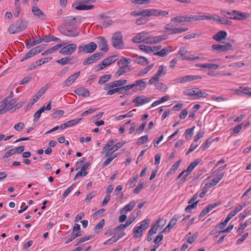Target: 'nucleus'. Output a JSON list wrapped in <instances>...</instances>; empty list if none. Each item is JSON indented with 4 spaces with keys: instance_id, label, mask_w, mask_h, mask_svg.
I'll use <instances>...</instances> for the list:
<instances>
[{
    "instance_id": "f704fd0d",
    "label": "nucleus",
    "mask_w": 251,
    "mask_h": 251,
    "mask_svg": "<svg viewBox=\"0 0 251 251\" xmlns=\"http://www.w3.org/2000/svg\"><path fill=\"white\" fill-rule=\"evenodd\" d=\"M160 222V220L156 221V223L153 225V226L149 230V232L151 233V234H154L156 233V231L158 228L161 229L162 227V226H160L158 223Z\"/></svg>"
},
{
    "instance_id": "e433bc0d",
    "label": "nucleus",
    "mask_w": 251,
    "mask_h": 251,
    "mask_svg": "<svg viewBox=\"0 0 251 251\" xmlns=\"http://www.w3.org/2000/svg\"><path fill=\"white\" fill-rule=\"evenodd\" d=\"M146 40L145 36L141 34L135 36L132 39V41L134 43H140L145 41Z\"/></svg>"
},
{
    "instance_id": "c756f323",
    "label": "nucleus",
    "mask_w": 251,
    "mask_h": 251,
    "mask_svg": "<svg viewBox=\"0 0 251 251\" xmlns=\"http://www.w3.org/2000/svg\"><path fill=\"white\" fill-rule=\"evenodd\" d=\"M134 87H139L140 90H144L147 84L145 82H144L142 79H139L135 81V83L132 84Z\"/></svg>"
},
{
    "instance_id": "a18cd8bd",
    "label": "nucleus",
    "mask_w": 251,
    "mask_h": 251,
    "mask_svg": "<svg viewBox=\"0 0 251 251\" xmlns=\"http://www.w3.org/2000/svg\"><path fill=\"white\" fill-rule=\"evenodd\" d=\"M111 75H105L102 76L99 79L98 83L99 84H103L106 81H108L111 78Z\"/></svg>"
},
{
    "instance_id": "f8f14e48",
    "label": "nucleus",
    "mask_w": 251,
    "mask_h": 251,
    "mask_svg": "<svg viewBox=\"0 0 251 251\" xmlns=\"http://www.w3.org/2000/svg\"><path fill=\"white\" fill-rule=\"evenodd\" d=\"M201 77L199 75H186L182 77L176 79L175 81L177 83H184L186 82H190L195 80L201 79Z\"/></svg>"
},
{
    "instance_id": "69168bd1",
    "label": "nucleus",
    "mask_w": 251,
    "mask_h": 251,
    "mask_svg": "<svg viewBox=\"0 0 251 251\" xmlns=\"http://www.w3.org/2000/svg\"><path fill=\"white\" fill-rule=\"evenodd\" d=\"M17 101V100L16 99H13L10 100L8 102V105L7 106V108L8 109V111H11L12 112V110L14 109V107H12V106L16 103V102Z\"/></svg>"
},
{
    "instance_id": "de8ad7c7",
    "label": "nucleus",
    "mask_w": 251,
    "mask_h": 251,
    "mask_svg": "<svg viewBox=\"0 0 251 251\" xmlns=\"http://www.w3.org/2000/svg\"><path fill=\"white\" fill-rule=\"evenodd\" d=\"M120 90V94H124L130 89L134 88V85L132 84L127 85L119 87Z\"/></svg>"
},
{
    "instance_id": "79ce46f5",
    "label": "nucleus",
    "mask_w": 251,
    "mask_h": 251,
    "mask_svg": "<svg viewBox=\"0 0 251 251\" xmlns=\"http://www.w3.org/2000/svg\"><path fill=\"white\" fill-rule=\"evenodd\" d=\"M82 235V233L81 232H76V233H74L72 232L71 236L70 238L66 241L65 244H68L70 242H72L73 240L75 239L76 237L80 236Z\"/></svg>"
},
{
    "instance_id": "cd10ccee",
    "label": "nucleus",
    "mask_w": 251,
    "mask_h": 251,
    "mask_svg": "<svg viewBox=\"0 0 251 251\" xmlns=\"http://www.w3.org/2000/svg\"><path fill=\"white\" fill-rule=\"evenodd\" d=\"M67 44L66 43H64L63 44H57L50 48L49 50H47L45 51L44 52L42 53V55H46L48 54L51 53L53 51L58 50L59 48L63 47L64 45Z\"/></svg>"
},
{
    "instance_id": "09e8293b",
    "label": "nucleus",
    "mask_w": 251,
    "mask_h": 251,
    "mask_svg": "<svg viewBox=\"0 0 251 251\" xmlns=\"http://www.w3.org/2000/svg\"><path fill=\"white\" fill-rule=\"evenodd\" d=\"M150 222V221L149 220L145 219L141 222V225L138 226L142 230H145L149 226Z\"/></svg>"
},
{
    "instance_id": "c03bdc74",
    "label": "nucleus",
    "mask_w": 251,
    "mask_h": 251,
    "mask_svg": "<svg viewBox=\"0 0 251 251\" xmlns=\"http://www.w3.org/2000/svg\"><path fill=\"white\" fill-rule=\"evenodd\" d=\"M139 49L147 53H151L153 52V50H152L151 47L143 45H140L139 46Z\"/></svg>"
},
{
    "instance_id": "473e14b6",
    "label": "nucleus",
    "mask_w": 251,
    "mask_h": 251,
    "mask_svg": "<svg viewBox=\"0 0 251 251\" xmlns=\"http://www.w3.org/2000/svg\"><path fill=\"white\" fill-rule=\"evenodd\" d=\"M197 237H198L197 234H193V235H191V232L187 233L185 236V238H187V243L189 244H191L196 240Z\"/></svg>"
},
{
    "instance_id": "7c9ffc66",
    "label": "nucleus",
    "mask_w": 251,
    "mask_h": 251,
    "mask_svg": "<svg viewBox=\"0 0 251 251\" xmlns=\"http://www.w3.org/2000/svg\"><path fill=\"white\" fill-rule=\"evenodd\" d=\"M134 62L142 66L146 65L149 63L147 58L143 56H138L136 60H134Z\"/></svg>"
},
{
    "instance_id": "a211bd4d",
    "label": "nucleus",
    "mask_w": 251,
    "mask_h": 251,
    "mask_svg": "<svg viewBox=\"0 0 251 251\" xmlns=\"http://www.w3.org/2000/svg\"><path fill=\"white\" fill-rule=\"evenodd\" d=\"M168 38L167 35H161L158 36L152 37L151 38L149 41H147V44H153L159 43L163 40Z\"/></svg>"
},
{
    "instance_id": "5701e85b",
    "label": "nucleus",
    "mask_w": 251,
    "mask_h": 251,
    "mask_svg": "<svg viewBox=\"0 0 251 251\" xmlns=\"http://www.w3.org/2000/svg\"><path fill=\"white\" fill-rule=\"evenodd\" d=\"M224 173H222L218 175L216 177H214L211 181L210 183H207L205 186L211 187L215 186L224 177Z\"/></svg>"
},
{
    "instance_id": "338daca9",
    "label": "nucleus",
    "mask_w": 251,
    "mask_h": 251,
    "mask_svg": "<svg viewBox=\"0 0 251 251\" xmlns=\"http://www.w3.org/2000/svg\"><path fill=\"white\" fill-rule=\"evenodd\" d=\"M188 30V28L185 27H174V34L181 33Z\"/></svg>"
},
{
    "instance_id": "412c9836",
    "label": "nucleus",
    "mask_w": 251,
    "mask_h": 251,
    "mask_svg": "<svg viewBox=\"0 0 251 251\" xmlns=\"http://www.w3.org/2000/svg\"><path fill=\"white\" fill-rule=\"evenodd\" d=\"M226 36V32L224 30H221L213 36V39L218 42H221V41L223 39H225Z\"/></svg>"
},
{
    "instance_id": "0eeeda50",
    "label": "nucleus",
    "mask_w": 251,
    "mask_h": 251,
    "mask_svg": "<svg viewBox=\"0 0 251 251\" xmlns=\"http://www.w3.org/2000/svg\"><path fill=\"white\" fill-rule=\"evenodd\" d=\"M200 161L201 160L200 159H197L190 163V164L187 167V169L185 170L186 174L184 175L180 179L179 183H182L185 181L186 178L189 175V173L194 169V168L197 165L199 164Z\"/></svg>"
},
{
    "instance_id": "8fccbe9b",
    "label": "nucleus",
    "mask_w": 251,
    "mask_h": 251,
    "mask_svg": "<svg viewBox=\"0 0 251 251\" xmlns=\"http://www.w3.org/2000/svg\"><path fill=\"white\" fill-rule=\"evenodd\" d=\"M168 51L169 50L167 48H165L162 49L160 51L154 53L153 55L164 57L168 53Z\"/></svg>"
},
{
    "instance_id": "ea45409f",
    "label": "nucleus",
    "mask_w": 251,
    "mask_h": 251,
    "mask_svg": "<svg viewBox=\"0 0 251 251\" xmlns=\"http://www.w3.org/2000/svg\"><path fill=\"white\" fill-rule=\"evenodd\" d=\"M114 87H117L119 86H122L127 83V80L126 79H120L112 81Z\"/></svg>"
},
{
    "instance_id": "aec40b11",
    "label": "nucleus",
    "mask_w": 251,
    "mask_h": 251,
    "mask_svg": "<svg viewBox=\"0 0 251 251\" xmlns=\"http://www.w3.org/2000/svg\"><path fill=\"white\" fill-rule=\"evenodd\" d=\"M74 93L78 96L83 97H87L90 96V92L88 89L84 87H79L74 91Z\"/></svg>"
},
{
    "instance_id": "20e7f679",
    "label": "nucleus",
    "mask_w": 251,
    "mask_h": 251,
    "mask_svg": "<svg viewBox=\"0 0 251 251\" xmlns=\"http://www.w3.org/2000/svg\"><path fill=\"white\" fill-rule=\"evenodd\" d=\"M183 94L186 96H194V99L206 98L208 96L207 93L202 91L198 87L186 89L183 91Z\"/></svg>"
},
{
    "instance_id": "864d4df0",
    "label": "nucleus",
    "mask_w": 251,
    "mask_h": 251,
    "mask_svg": "<svg viewBox=\"0 0 251 251\" xmlns=\"http://www.w3.org/2000/svg\"><path fill=\"white\" fill-rule=\"evenodd\" d=\"M243 127V124H240L237 126H236L235 127H234L232 129V134H238L241 129Z\"/></svg>"
},
{
    "instance_id": "e2e57ef3",
    "label": "nucleus",
    "mask_w": 251,
    "mask_h": 251,
    "mask_svg": "<svg viewBox=\"0 0 251 251\" xmlns=\"http://www.w3.org/2000/svg\"><path fill=\"white\" fill-rule=\"evenodd\" d=\"M223 15L226 16L227 18L229 19H234V16H235V14L233 13V10L231 12H226V11H222L221 13Z\"/></svg>"
},
{
    "instance_id": "a19ab883",
    "label": "nucleus",
    "mask_w": 251,
    "mask_h": 251,
    "mask_svg": "<svg viewBox=\"0 0 251 251\" xmlns=\"http://www.w3.org/2000/svg\"><path fill=\"white\" fill-rule=\"evenodd\" d=\"M249 89H251V88H249L248 87H240V89L237 91V94H242L245 95H248L250 96H251V92H248V90Z\"/></svg>"
},
{
    "instance_id": "2f4dec72",
    "label": "nucleus",
    "mask_w": 251,
    "mask_h": 251,
    "mask_svg": "<svg viewBox=\"0 0 251 251\" xmlns=\"http://www.w3.org/2000/svg\"><path fill=\"white\" fill-rule=\"evenodd\" d=\"M188 15H179L174 18V22H188Z\"/></svg>"
},
{
    "instance_id": "774afa93",
    "label": "nucleus",
    "mask_w": 251,
    "mask_h": 251,
    "mask_svg": "<svg viewBox=\"0 0 251 251\" xmlns=\"http://www.w3.org/2000/svg\"><path fill=\"white\" fill-rule=\"evenodd\" d=\"M117 65L119 67L123 66V67H130L126 63V61H125L124 57H123L122 58L120 59L118 61Z\"/></svg>"
},
{
    "instance_id": "423d86ee",
    "label": "nucleus",
    "mask_w": 251,
    "mask_h": 251,
    "mask_svg": "<svg viewBox=\"0 0 251 251\" xmlns=\"http://www.w3.org/2000/svg\"><path fill=\"white\" fill-rule=\"evenodd\" d=\"M50 85L47 84L45 86L42 87L33 97L32 101L30 103H28L25 108V111H27L40 98V97L45 93Z\"/></svg>"
},
{
    "instance_id": "b1692460",
    "label": "nucleus",
    "mask_w": 251,
    "mask_h": 251,
    "mask_svg": "<svg viewBox=\"0 0 251 251\" xmlns=\"http://www.w3.org/2000/svg\"><path fill=\"white\" fill-rule=\"evenodd\" d=\"M233 13L235 14V16H234V20H244L246 19L250 16L249 14L241 12L237 10H233Z\"/></svg>"
},
{
    "instance_id": "72a5a7b5",
    "label": "nucleus",
    "mask_w": 251,
    "mask_h": 251,
    "mask_svg": "<svg viewBox=\"0 0 251 251\" xmlns=\"http://www.w3.org/2000/svg\"><path fill=\"white\" fill-rule=\"evenodd\" d=\"M105 221L104 219H102L100 222L97 224L94 227V230L97 233H99L100 232L101 229L103 228L104 226Z\"/></svg>"
},
{
    "instance_id": "f257e3e1",
    "label": "nucleus",
    "mask_w": 251,
    "mask_h": 251,
    "mask_svg": "<svg viewBox=\"0 0 251 251\" xmlns=\"http://www.w3.org/2000/svg\"><path fill=\"white\" fill-rule=\"evenodd\" d=\"M81 16H67L63 19V25L58 27L60 32L64 35L70 37H75L79 35L80 29L75 26L77 20L80 21Z\"/></svg>"
},
{
    "instance_id": "ddd939ff",
    "label": "nucleus",
    "mask_w": 251,
    "mask_h": 251,
    "mask_svg": "<svg viewBox=\"0 0 251 251\" xmlns=\"http://www.w3.org/2000/svg\"><path fill=\"white\" fill-rule=\"evenodd\" d=\"M150 101V100L149 98H146L144 95H141L136 97L133 100L132 102L136 104V106H138L149 102Z\"/></svg>"
},
{
    "instance_id": "9d476101",
    "label": "nucleus",
    "mask_w": 251,
    "mask_h": 251,
    "mask_svg": "<svg viewBox=\"0 0 251 251\" xmlns=\"http://www.w3.org/2000/svg\"><path fill=\"white\" fill-rule=\"evenodd\" d=\"M97 43L98 44L100 50L104 52H107L108 50L107 42L105 38L100 36L97 38Z\"/></svg>"
},
{
    "instance_id": "39448f33",
    "label": "nucleus",
    "mask_w": 251,
    "mask_h": 251,
    "mask_svg": "<svg viewBox=\"0 0 251 251\" xmlns=\"http://www.w3.org/2000/svg\"><path fill=\"white\" fill-rule=\"evenodd\" d=\"M97 48V45L96 43L94 42H91L87 44L79 46L78 48V53H91L93 52Z\"/></svg>"
},
{
    "instance_id": "393cba45",
    "label": "nucleus",
    "mask_w": 251,
    "mask_h": 251,
    "mask_svg": "<svg viewBox=\"0 0 251 251\" xmlns=\"http://www.w3.org/2000/svg\"><path fill=\"white\" fill-rule=\"evenodd\" d=\"M119 69L118 70V71L115 73L114 76L115 78H117L119 76L126 73L127 72H130L131 70V67H123L121 66L119 67Z\"/></svg>"
},
{
    "instance_id": "052dcab7",
    "label": "nucleus",
    "mask_w": 251,
    "mask_h": 251,
    "mask_svg": "<svg viewBox=\"0 0 251 251\" xmlns=\"http://www.w3.org/2000/svg\"><path fill=\"white\" fill-rule=\"evenodd\" d=\"M131 2L134 4H148L150 2V0H130Z\"/></svg>"
},
{
    "instance_id": "37998d69",
    "label": "nucleus",
    "mask_w": 251,
    "mask_h": 251,
    "mask_svg": "<svg viewBox=\"0 0 251 251\" xmlns=\"http://www.w3.org/2000/svg\"><path fill=\"white\" fill-rule=\"evenodd\" d=\"M52 117L53 119L57 118L59 116L63 115L64 113V111L61 110H57L54 109L52 110Z\"/></svg>"
},
{
    "instance_id": "4be33fe9",
    "label": "nucleus",
    "mask_w": 251,
    "mask_h": 251,
    "mask_svg": "<svg viewBox=\"0 0 251 251\" xmlns=\"http://www.w3.org/2000/svg\"><path fill=\"white\" fill-rule=\"evenodd\" d=\"M178 54L183 60H191L192 54L189 53L184 48L182 47L180 49Z\"/></svg>"
},
{
    "instance_id": "f3484780",
    "label": "nucleus",
    "mask_w": 251,
    "mask_h": 251,
    "mask_svg": "<svg viewBox=\"0 0 251 251\" xmlns=\"http://www.w3.org/2000/svg\"><path fill=\"white\" fill-rule=\"evenodd\" d=\"M125 144V142H119L114 145L112 147L109 148L107 151L106 152L105 154V156H110L112 153H113L114 152H115L116 151L123 147V146Z\"/></svg>"
},
{
    "instance_id": "680f3d73",
    "label": "nucleus",
    "mask_w": 251,
    "mask_h": 251,
    "mask_svg": "<svg viewBox=\"0 0 251 251\" xmlns=\"http://www.w3.org/2000/svg\"><path fill=\"white\" fill-rule=\"evenodd\" d=\"M148 140V136L147 135L142 136L139 138L137 140V144L139 145H141L143 144L144 143L147 142Z\"/></svg>"
},
{
    "instance_id": "13d9d810",
    "label": "nucleus",
    "mask_w": 251,
    "mask_h": 251,
    "mask_svg": "<svg viewBox=\"0 0 251 251\" xmlns=\"http://www.w3.org/2000/svg\"><path fill=\"white\" fill-rule=\"evenodd\" d=\"M154 11L153 13H154V15H153V16H165L168 14L166 11L161 10L154 9Z\"/></svg>"
},
{
    "instance_id": "c9c22d12",
    "label": "nucleus",
    "mask_w": 251,
    "mask_h": 251,
    "mask_svg": "<svg viewBox=\"0 0 251 251\" xmlns=\"http://www.w3.org/2000/svg\"><path fill=\"white\" fill-rule=\"evenodd\" d=\"M50 41L61 42V40L59 38L56 37L53 35L50 36V34L46 35L44 37V41L46 42H49Z\"/></svg>"
},
{
    "instance_id": "4d7b16f0",
    "label": "nucleus",
    "mask_w": 251,
    "mask_h": 251,
    "mask_svg": "<svg viewBox=\"0 0 251 251\" xmlns=\"http://www.w3.org/2000/svg\"><path fill=\"white\" fill-rule=\"evenodd\" d=\"M46 45L44 44H42L39 46H38L32 49L35 52V54L41 52L42 50H43L45 48Z\"/></svg>"
},
{
    "instance_id": "c85d7f7f",
    "label": "nucleus",
    "mask_w": 251,
    "mask_h": 251,
    "mask_svg": "<svg viewBox=\"0 0 251 251\" xmlns=\"http://www.w3.org/2000/svg\"><path fill=\"white\" fill-rule=\"evenodd\" d=\"M153 12H154V9H146L140 11V14L141 16H142V17H145L147 18V17H150L152 16H153V15H154V13H153Z\"/></svg>"
},
{
    "instance_id": "6e6552de",
    "label": "nucleus",
    "mask_w": 251,
    "mask_h": 251,
    "mask_svg": "<svg viewBox=\"0 0 251 251\" xmlns=\"http://www.w3.org/2000/svg\"><path fill=\"white\" fill-rule=\"evenodd\" d=\"M103 54L101 52H98L92 54L90 57L85 59L83 62V65H90L93 63L95 61H97L100 59L103 56Z\"/></svg>"
},
{
    "instance_id": "58836bf2",
    "label": "nucleus",
    "mask_w": 251,
    "mask_h": 251,
    "mask_svg": "<svg viewBox=\"0 0 251 251\" xmlns=\"http://www.w3.org/2000/svg\"><path fill=\"white\" fill-rule=\"evenodd\" d=\"M195 127V126H194L192 127L187 129L186 130L185 132V137L186 139L189 140L191 138L193 134V131Z\"/></svg>"
},
{
    "instance_id": "7ed1b4c3",
    "label": "nucleus",
    "mask_w": 251,
    "mask_h": 251,
    "mask_svg": "<svg viewBox=\"0 0 251 251\" xmlns=\"http://www.w3.org/2000/svg\"><path fill=\"white\" fill-rule=\"evenodd\" d=\"M111 44L115 49H124V43L123 41V35L121 32L117 31L113 33L111 38Z\"/></svg>"
},
{
    "instance_id": "6ab92c4d",
    "label": "nucleus",
    "mask_w": 251,
    "mask_h": 251,
    "mask_svg": "<svg viewBox=\"0 0 251 251\" xmlns=\"http://www.w3.org/2000/svg\"><path fill=\"white\" fill-rule=\"evenodd\" d=\"M32 12L34 16H37L38 18L41 19V20L45 19L46 18L45 14L36 6H33L32 7Z\"/></svg>"
},
{
    "instance_id": "1a4fd4ad",
    "label": "nucleus",
    "mask_w": 251,
    "mask_h": 251,
    "mask_svg": "<svg viewBox=\"0 0 251 251\" xmlns=\"http://www.w3.org/2000/svg\"><path fill=\"white\" fill-rule=\"evenodd\" d=\"M76 49V45L75 44H70L62 48L59 52L63 54L71 55Z\"/></svg>"
},
{
    "instance_id": "3c124183",
    "label": "nucleus",
    "mask_w": 251,
    "mask_h": 251,
    "mask_svg": "<svg viewBox=\"0 0 251 251\" xmlns=\"http://www.w3.org/2000/svg\"><path fill=\"white\" fill-rule=\"evenodd\" d=\"M138 178V176L136 175L132 179L129 180L128 182V188H131L135 186Z\"/></svg>"
},
{
    "instance_id": "bf43d9fd",
    "label": "nucleus",
    "mask_w": 251,
    "mask_h": 251,
    "mask_svg": "<svg viewBox=\"0 0 251 251\" xmlns=\"http://www.w3.org/2000/svg\"><path fill=\"white\" fill-rule=\"evenodd\" d=\"M217 21L220 23L222 24L226 25H231L232 22L227 20L226 19L224 18H219L217 20Z\"/></svg>"
},
{
    "instance_id": "49530a36",
    "label": "nucleus",
    "mask_w": 251,
    "mask_h": 251,
    "mask_svg": "<svg viewBox=\"0 0 251 251\" xmlns=\"http://www.w3.org/2000/svg\"><path fill=\"white\" fill-rule=\"evenodd\" d=\"M81 120L82 118L75 119L68 121L65 124L67 125V127H68L77 124Z\"/></svg>"
},
{
    "instance_id": "4468645a",
    "label": "nucleus",
    "mask_w": 251,
    "mask_h": 251,
    "mask_svg": "<svg viewBox=\"0 0 251 251\" xmlns=\"http://www.w3.org/2000/svg\"><path fill=\"white\" fill-rule=\"evenodd\" d=\"M52 59V57H47L43 59H40L38 61L35 62L34 63L31 64L28 68L27 70H32L36 68L37 66H41L44 64L48 62Z\"/></svg>"
},
{
    "instance_id": "a878e982",
    "label": "nucleus",
    "mask_w": 251,
    "mask_h": 251,
    "mask_svg": "<svg viewBox=\"0 0 251 251\" xmlns=\"http://www.w3.org/2000/svg\"><path fill=\"white\" fill-rule=\"evenodd\" d=\"M136 201L134 200L131 201L128 204L125 205L124 208L120 211L121 214L123 213L124 212L126 213L128 211H131L135 206Z\"/></svg>"
},
{
    "instance_id": "5fc2aeb1",
    "label": "nucleus",
    "mask_w": 251,
    "mask_h": 251,
    "mask_svg": "<svg viewBox=\"0 0 251 251\" xmlns=\"http://www.w3.org/2000/svg\"><path fill=\"white\" fill-rule=\"evenodd\" d=\"M136 111V109H134L129 112H128L127 113H126V114H124V115H120L119 116L117 119L118 120H122L124 118H126V117H131L133 116V111Z\"/></svg>"
},
{
    "instance_id": "9b49d317",
    "label": "nucleus",
    "mask_w": 251,
    "mask_h": 251,
    "mask_svg": "<svg viewBox=\"0 0 251 251\" xmlns=\"http://www.w3.org/2000/svg\"><path fill=\"white\" fill-rule=\"evenodd\" d=\"M232 47V45L230 43H227L225 45L213 44L212 46V48L213 50L218 51H226L230 50Z\"/></svg>"
},
{
    "instance_id": "4c0bfd02",
    "label": "nucleus",
    "mask_w": 251,
    "mask_h": 251,
    "mask_svg": "<svg viewBox=\"0 0 251 251\" xmlns=\"http://www.w3.org/2000/svg\"><path fill=\"white\" fill-rule=\"evenodd\" d=\"M133 232L134 234L133 237L137 238L142 236L143 230L139 226H137L133 229Z\"/></svg>"
},
{
    "instance_id": "bb28decb",
    "label": "nucleus",
    "mask_w": 251,
    "mask_h": 251,
    "mask_svg": "<svg viewBox=\"0 0 251 251\" xmlns=\"http://www.w3.org/2000/svg\"><path fill=\"white\" fill-rule=\"evenodd\" d=\"M73 60V57H70L69 56L63 57L56 62L61 65H64L65 64H72L73 62L72 61Z\"/></svg>"
},
{
    "instance_id": "0e129e2a",
    "label": "nucleus",
    "mask_w": 251,
    "mask_h": 251,
    "mask_svg": "<svg viewBox=\"0 0 251 251\" xmlns=\"http://www.w3.org/2000/svg\"><path fill=\"white\" fill-rule=\"evenodd\" d=\"M118 232L117 229H116V227L114 228H111L107 230L105 232V235H108L109 236H111L113 235L115 236Z\"/></svg>"
},
{
    "instance_id": "2eb2a0df",
    "label": "nucleus",
    "mask_w": 251,
    "mask_h": 251,
    "mask_svg": "<svg viewBox=\"0 0 251 251\" xmlns=\"http://www.w3.org/2000/svg\"><path fill=\"white\" fill-rule=\"evenodd\" d=\"M212 18L210 16L205 15H188V22L191 21H202L204 20H210Z\"/></svg>"
},
{
    "instance_id": "6e6d98bb",
    "label": "nucleus",
    "mask_w": 251,
    "mask_h": 251,
    "mask_svg": "<svg viewBox=\"0 0 251 251\" xmlns=\"http://www.w3.org/2000/svg\"><path fill=\"white\" fill-rule=\"evenodd\" d=\"M220 204V203H212L210 204L207 206H206L204 209L206 211L207 213H208L211 210H212L214 208H215L216 206L219 205Z\"/></svg>"
},
{
    "instance_id": "f03ea898",
    "label": "nucleus",
    "mask_w": 251,
    "mask_h": 251,
    "mask_svg": "<svg viewBox=\"0 0 251 251\" xmlns=\"http://www.w3.org/2000/svg\"><path fill=\"white\" fill-rule=\"evenodd\" d=\"M28 25V22L26 20H22L17 22L15 25H11L8 28V31L10 34H15L25 30Z\"/></svg>"
},
{
    "instance_id": "603ef678",
    "label": "nucleus",
    "mask_w": 251,
    "mask_h": 251,
    "mask_svg": "<svg viewBox=\"0 0 251 251\" xmlns=\"http://www.w3.org/2000/svg\"><path fill=\"white\" fill-rule=\"evenodd\" d=\"M35 55H36L35 53V52L32 49L25 54V56L21 60V61H24V60H25L28 59L29 58L32 57V56H33Z\"/></svg>"
},
{
    "instance_id": "dca6fc26",
    "label": "nucleus",
    "mask_w": 251,
    "mask_h": 251,
    "mask_svg": "<svg viewBox=\"0 0 251 251\" xmlns=\"http://www.w3.org/2000/svg\"><path fill=\"white\" fill-rule=\"evenodd\" d=\"M80 71H78L69 76L64 82L63 87L70 86L79 76Z\"/></svg>"
}]
</instances>
